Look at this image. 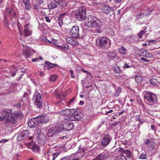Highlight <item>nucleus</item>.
Masks as SVG:
<instances>
[{
  "label": "nucleus",
  "mask_w": 160,
  "mask_h": 160,
  "mask_svg": "<svg viewBox=\"0 0 160 160\" xmlns=\"http://www.w3.org/2000/svg\"><path fill=\"white\" fill-rule=\"evenodd\" d=\"M2 111L4 114L0 117V121H4L3 124L4 125L9 123L15 124L17 122L18 119L22 118L24 116L22 113L19 111H16L12 113L11 109H4Z\"/></svg>",
  "instance_id": "obj_1"
},
{
  "label": "nucleus",
  "mask_w": 160,
  "mask_h": 160,
  "mask_svg": "<svg viewBox=\"0 0 160 160\" xmlns=\"http://www.w3.org/2000/svg\"><path fill=\"white\" fill-rule=\"evenodd\" d=\"M85 25L87 27L89 28H100L102 26V23L96 17L89 15L87 18Z\"/></svg>",
  "instance_id": "obj_2"
},
{
  "label": "nucleus",
  "mask_w": 160,
  "mask_h": 160,
  "mask_svg": "<svg viewBox=\"0 0 160 160\" xmlns=\"http://www.w3.org/2000/svg\"><path fill=\"white\" fill-rule=\"evenodd\" d=\"M97 46L100 48H107L110 46V40L106 37H100L98 38L96 41Z\"/></svg>",
  "instance_id": "obj_3"
},
{
  "label": "nucleus",
  "mask_w": 160,
  "mask_h": 160,
  "mask_svg": "<svg viewBox=\"0 0 160 160\" xmlns=\"http://www.w3.org/2000/svg\"><path fill=\"white\" fill-rule=\"evenodd\" d=\"M86 9L81 7L78 8V12L75 14V17L79 21L85 20L86 18Z\"/></svg>",
  "instance_id": "obj_4"
},
{
  "label": "nucleus",
  "mask_w": 160,
  "mask_h": 160,
  "mask_svg": "<svg viewBox=\"0 0 160 160\" xmlns=\"http://www.w3.org/2000/svg\"><path fill=\"white\" fill-rule=\"evenodd\" d=\"M34 104L39 108L42 107V96L38 92H36L34 94L32 99Z\"/></svg>",
  "instance_id": "obj_5"
},
{
  "label": "nucleus",
  "mask_w": 160,
  "mask_h": 160,
  "mask_svg": "<svg viewBox=\"0 0 160 160\" xmlns=\"http://www.w3.org/2000/svg\"><path fill=\"white\" fill-rule=\"evenodd\" d=\"M144 98L151 105L156 102L157 98L155 94L150 92H147L145 95Z\"/></svg>",
  "instance_id": "obj_6"
},
{
  "label": "nucleus",
  "mask_w": 160,
  "mask_h": 160,
  "mask_svg": "<svg viewBox=\"0 0 160 160\" xmlns=\"http://www.w3.org/2000/svg\"><path fill=\"white\" fill-rule=\"evenodd\" d=\"M22 46L24 47L23 48V53L26 58H29L32 55L33 53H35V51L30 47H28L26 45L24 46L23 44H22Z\"/></svg>",
  "instance_id": "obj_7"
},
{
  "label": "nucleus",
  "mask_w": 160,
  "mask_h": 160,
  "mask_svg": "<svg viewBox=\"0 0 160 160\" xmlns=\"http://www.w3.org/2000/svg\"><path fill=\"white\" fill-rule=\"evenodd\" d=\"M62 132L61 127L58 128L55 126L49 129L48 131L47 136L49 137H52L59 132Z\"/></svg>",
  "instance_id": "obj_8"
},
{
  "label": "nucleus",
  "mask_w": 160,
  "mask_h": 160,
  "mask_svg": "<svg viewBox=\"0 0 160 160\" xmlns=\"http://www.w3.org/2000/svg\"><path fill=\"white\" fill-rule=\"evenodd\" d=\"M79 30L78 26H73L70 31L72 37L76 39L80 37Z\"/></svg>",
  "instance_id": "obj_9"
},
{
  "label": "nucleus",
  "mask_w": 160,
  "mask_h": 160,
  "mask_svg": "<svg viewBox=\"0 0 160 160\" xmlns=\"http://www.w3.org/2000/svg\"><path fill=\"white\" fill-rule=\"evenodd\" d=\"M71 120H68L66 123L61 127L62 131H69L73 128L74 125Z\"/></svg>",
  "instance_id": "obj_10"
},
{
  "label": "nucleus",
  "mask_w": 160,
  "mask_h": 160,
  "mask_svg": "<svg viewBox=\"0 0 160 160\" xmlns=\"http://www.w3.org/2000/svg\"><path fill=\"white\" fill-rule=\"evenodd\" d=\"M65 119L68 120L78 121L81 120L82 117L78 114H72L69 117H66Z\"/></svg>",
  "instance_id": "obj_11"
},
{
  "label": "nucleus",
  "mask_w": 160,
  "mask_h": 160,
  "mask_svg": "<svg viewBox=\"0 0 160 160\" xmlns=\"http://www.w3.org/2000/svg\"><path fill=\"white\" fill-rule=\"evenodd\" d=\"M111 140V138L109 135L108 134L105 135L101 140V144L103 147H106Z\"/></svg>",
  "instance_id": "obj_12"
},
{
  "label": "nucleus",
  "mask_w": 160,
  "mask_h": 160,
  "mask_svg": "<svg viewBox=\"0 0 160 160\" xmlns=\"http://www.w3.org/2000/svg\"><path fill=\"white\" fill-rule=\"evenodd\" d=\"M29 135V134L27 130H23L19 134L17 138V140L19 141H22L27 138Z\"/></svg>",
  "instance_id": "obj_13"
},
{
  "label": "nucleus",
  "mask_w": 160,
  "mask_h": 160,
  "mask_svg": "<svg viewBox=\"0 0 160 160\" xmlns=\"http://www.w3.org/2000/svg\"><path fill=\"white\" fill-rule=\"evenodd\" d=\"M74 109H66L62 110L60 112L61 114L69 117L70 115L75 113L76 111Z\"/></svg>",
  "instance_id": "obj_14"
},
{
  "label": "nucleus",
  "mask_w": 160,
  "mask_h": 160,
  "mask_svg": "<svg viewBox=\"0 0 160 160\" xmlns=\"http://www.w3.org/2000/svg\"><path fill=\"white\" fill-rule=\"evenodd\" d=\"M38 125V123L36 117L31 118L29 119L28 122V126L31 128H33Z\"/></svg>",
  "instance_id": "obj_15"
},
{
  "label": "nucleus",
  "mask_w": 160,
  "mask_h": 160,
  "mask_svg": "<svg viewBox=\"0 0 160 160\" xmlns=\"http://www.w3.org/2000/svg\"><path fill=\"white\" fill-rule=\"evenodd\" d=\"M102 10L104 13L109 14L110 16L114 14V12L113 11V8H112L107 6L103 7Z\"/></svg>",
  "instance_id": "obj_16"
},
{
  "label": "nucleus",
  "mask_w": 160,
  "mask_h": 160,
  "mask_svg": "<svg viewBox=\"0 0 160 160\" xmlns=\"http://www.w3.org/2000/svg\"><path fill=\"white\" fill-rule=\"evenodd\" d=\"M38 121V123H44L47 122L49 121L48 118L43 116H39L36 117Z\"/></svg>",
  "instance_id": "obj_17"
},
{
  "label": "nucleus",
  "mask_w": 160,
  "mask_h": 160,
  "mask_svg": "<svg viewBox=\"0 0 160 160\" xmlns=\"http://www.w3.org/2000/svg\"><path fill=\"white\" fill-rule=\"evenodd\" d=\"M140 53H141V55L143 57L150 58L153 57V56L152 54L146 50L141 51Z\"/></svg>",
  "instance_id": "obj_18"
},
{
  "label": "nucleus",
  "mask_w": 160,
  "mask_h": 160,
  "mask_svg": "<svg viewBox=\"0 0 160 160\" xmlns=\"http://www.w3.org/2000/svg\"><path fill=\"white\" fill-rule=\"evenodd\" d=\"M24 28L23 33L25 36H28L30 35L31 34V31L30 30L28 26L25 25L24 27Z\"/></svg>",
  "instance_id": "obj_19"
},
{
  "label": "nucleus",
  "mask_w": 160,
  "mask_h": 160,
  "mask_svg": "<svg viewBox=\"0 0 160 160\" xmlns=\"http://www.w3.org/2000/svg\"><path fill=\"white\" fill-rule=\"evenodd\" d=\"M12 69L13 70H10L9 71V73H12L11 75L13 77L16 74V72H23V71L22 70V69L21 68H18L17 69H16V68L14 67Z\"/></svg>",
  "instance_id": "obj_20"
},
{
  "label": "nucleus",
  "mask_w": 160,
  "mask_h": 160,
  "mask_svg": "<svg viewBox=\"0 0 160 160\" xmlns=\"http://www.w3.org/2000/svg\"><path fill=\"white\" fill-rule=\"evenodd\" d=\"M57 47L58 48V49L61 50H67L69 49V47L68 44L66 43H63L62 46L57 45Z\"/></svg>",
  "instance_id": "obj_21"
},
{
  "label": "nucleus",
  "mask_w": 160,
  "mask_h": 160,
  "mask_svg": "<svg viewBox=\"0 0 160 160\" xmlns=\"http://www.w3.org/2000/svg\"><path fill=\"white\" fill-rule=\"evenodd\" d=\"M45 64L48 66L46 67H47L48 69H50L53 67L57 66V65L56 64H52L48 61H46L45 62Z\"/></svg>",
  "instance_id": "obj_22"
},
{
  "label": "nucleus",
  "mask_w": 160,
  "mask_h": 160,
  "mask_svg": "<svg viewBox=\"0 0 160 160\" xmlns=\"http://www.w3.org/2000/svg\"><path fill=\"white\" fill-rule=\"evenodd\" d=\"M58 7L57 3L53 2L50 3L48 5V7L50 9H53Z\"/></svg>",
  "instance_id": "obj_23"
},
{
  "label": "nucleus",
  "mask_w": 160,
  "mask_h": 160,
  "mask_svg": "<svg viewBox=\"0 0 160 160\" xmlns=\"http://www.w3.org/2000/svg\"><path fill=\"white\" fill-rule=\"evenodd\" d=\"M105 158V154L103 153L98 155L94 159L92 160H103Z\"/></svg>",
  "instance_id": "obj_24"
},
{
  "label": "nucleus",
  "mask_w": 160,
  "mask_h": 160,
  "mask_svg": "<svg viewBox=\"0 0 160 160\" xmlns=\"http://www.w3.org/2000/svg\"><path fill=\"white\" fill-rule=\"evenodd\" d=\"M107 56L111 58H114L116 56V54L113 52L109 51L107 54Z\"/></svg>",
  "instance_id": "obj_25"
},
{
  "label": "nucleus",
  "mask_w": 160,
  "mask_h": 160,
  "mask_svg": "<svg viewBox=\"0 0 160 160\" xmlns=\"http://www.w3.org/2000/svg\"><path fill=\"white\" fill-rule=\"evenodd\" d=\"M135 80L136 82L138 83H140L142 82V78L141 75H139L138 76V75H136L135 76Z\"/></svg>",
  "instance_id": "obj_26"
},
{
  "label": "nucleus",
  "mask_w": 160,
  "mask_h": 160,
  "mask_svg": "<svg viewBox=\"0 0 160 160\" xmlns=\"http://www.w3.org/2000/svg\"><path fill=\"white\" fill-rule=\"evenodd\" d=\"M66 157L67 160H78V159L76 158L75 155L74 154H72Z\"/></svg>",
  "instance_id": "obj_27"
},
{
  "label": "nucleus",
  "mask_w": 160,
  "mask_h": 160,
  "mask_svg": "<svg viewBox=\"0 0 160 160\" xmlns=\"http://www.w3.org/2000/svg\"><path fill=\"white\" fill-rule=\"evenodd\" d=\"M32 151L34 152H37L39 149V147L36 144L34 143L31 148Z\"/></svg>",
  "instance_id": "obj_28"
},
{
  "label": "nucleus",
  "mask_w": 160,
  "mask_h": 160,
  "mask_svg": "<svg viewBox=\"0 0 160 160\" xmlns=\"http://www.w3.org/2000/svg\"><path fill=\"white\" fill-rule=\"evenodd\" d=\"M58 78V76L56 74H52L49 77V80L51 82L55 81Z\"/></svg>",
  "instance_id": "obj_29"
},
{
  "label": "nucleus",
  "mask_w": 160,
  "mask_h": 160,
  "mask_svg": "<svg viewBox=\"0 0 160 160\" xmlns=\"http://www.w3.org/2000/svg\"><path fill=\"white\" fill-rule=\"evenodd\" d=\"M118 52L123 54H125L127 52V50L126 49L123 47H122L121 48L118 49Z\"/></svg>",
  "instance_id": "obj_30"
},
{
  "label": "nucleus",
  "mask_w": 160,
  "mask_h": 160,
  "mask_svg": "<svg viewBox=\"0 0 160 160\" xmlns=\"http://www.w3.org/2000/svg\"><path fill=\"white\" fill-rule=\"evenodd\" d=\"M158 82V80L155 78H152L149 81L150 83L152 85H156Z\"/></svg>",
  "instance_id": "obj_31"
},
{
  "label": "nucleus",
  "mask_w": 160,
  "mask_h": 160,
  "mask_svg": "<svg viewBox=\"0 0 160 160\" xmlns=\"http://www.w3.org/2000/svg\"><path fill=\"white\" fill-rule=\"evenodd\" d=\"M114 71L118 74H120L121 72L120 67L118 66L114 67Z\"/></svg>",
  "instance_id": "obj_32"
},
{
  "label": "nucleus",
  "mask_w": 160,
  "mask_h": 160,
  "mask_svg": "<svg viewBox=\"0 0 160 160\" xmlns=\"http://www.w3.org/2000/svg\"><path fill=\"white\" fill-rule=\"evenodd\" d=\"M139 158L143 159H146L147 158V156L146 153H141L140 155Z\"/></svg>",
  "instance_id": "obj_33"
},
{
  "label": "nucleus",
  "mask_w": 160,
  "mask_h": 160,
  "mask_svg": "<svg viewBox=\"0 0 160 160\" xmlns=\"http://www.w3.org/2000/svg\"><path fill=\"white\" fill-rule=\"evenodd\" d=\"M60 152H57L55 153H54L52 154V160H55V159L57 158V157L59 156L60 154Z\"/></svg>",
  "instance_id": "obj_34"
},
{
  "label": "nucleus",
  "mask_w": 160,
  "mask_h": 160,
  "mask_svg": "<svg viewBox=\"0 0 160 160\" xmlns=\"http://www.w3.org/2000/svg\"><path fill=\"white\" fill-rule=\"evenodd\" d=\"M115 160H127L124 156L123 155H119L118 156Z\"/></svg>",
  "instance_id": "obj_35"
},
{
  "label": "nucleus",
  "mask_w": 160,
  "mask_h": 160,
  "mask_svg": "<svg viewBox=\"0 0 160 160\" xmlns=\"http://www.w3.org/2000/svg\"><path fill=\"white\" fill-rule=\"evenodd\" d=\"M146 28L142 30L138 34V36L140 38H141L142 37V35L146 32Z\"/></svg>",
  "instance_id": "obj_36"
},
{
  "label": "nucleus",
  "mask_w": 160,
  "mask_h": 160,
  "mask_svg": "<svg viewBox=\"0 0 160 160\" xmlns=\"http://www.w3.org/2000/svg\"><path fill=\"white\" fill-rule=\"evenodd\" d=\"M63 19L61 17H58V23L60 26H61L63 24Z\"/></svg>",
  "instance_id": "obj_37"
},
{
  "label": "nucleus",
  "mask_w": 160,
  "mask_h": 160,
  "mask_svg": "<svg viewBox=\"0 0 160 160\" xmlns=\"http://www.w3.org/2000/svg\"><path fill=\"white\" fill-rule=\"evenodd\" d=\"M36 3L39 5L42 4L44 2V0H35Z\"/></svg>",
  "instance_id": "obj_38"
},
{
  "label": "nucleus",
  "mask_w": 160,
  "mask_h": 160,
  "mask_svg": "<svg viewBox=\"0 0 160 160\" xmlns=\"http://www.w3.org/2000/svg\"><path fill=\"white\" fill-rule=\"evenodd\" d=\"M124 153L126 154L127 156L128 157H131V152L128 150H126Z\"/></svg>",
  "instance_id": "obj_39"
},
{
  "label": "nucleus",
  "mask_w": 160,
  "mask_h": 160,
  "mask_svg": "<svg viewBox=\"0 0 160 160\" xmlns=\"http://www.w3.org/2000/svg\"><path fill=\"white\" fill-rule=\"evenodd\" d=\"M75 98L74 97H73L72 99L70 100L68 103H67V106H70V105L71 104V103L72 102L74 101L75 99Z\"/></svg>",
  "instance_id": "obj_40"
},
{
  "label": "nucleus",
  "mask_w": 160,
  "mask_h": 160,
  "mask_svg": "<svg viewBox=\"0 0 160 160\" xmlns=\"http://www.w3.org/2000/svg\"><path fill=\"white\" fill-rule=\"evenodd\" d=\"M88 31V29L87 28H84L82 30V32L84 33L83 34H82V37H84L86 36V33Z\"/></svg>",
  "instance_id": "obj_41"
},
{
  "label": "nucleus",
  "mask_w": 160,
  "mask_h": 160,
  "mask_svg": "<svg viewBox=\"0 0 160 160\" xmlns=\"http://www.w3.org/2000/svg\"><path fill=\"white\" fill-rule=\"evenodd\" d=\"M122 91L121 88L119 87H118L116 89V92L118 95Z\"/></svg>",
  "instance_id": "obj_42"
},
{
  "label": "nucleus",
  "mask_w": 160,
  "mask_h": 160,
  "mask_svg": "<svg viewBox=\"0 0 160 160\" xmlns=\"http://www.w3.org/2000/svg\"><path fill=\"white\" fill-rule=\"evenodd\" d=\"M69 71L70 72V73L71 74V77L72 78H73L75 75V74H74L73 71L72 70L70 69L69 70Z\"/></svg>",
  "instance_id": "obj_43"
},
{
  "label": "nucleus",
  "mask_w": 160,
  "mask_h": 160,
  "mask_svg": "<svg viewBox=\"0 0 160 160\" xmlns=\"http://www.w3.org/2000/svg\"><path fill=\"white\" fill-rule=\"evenodd\" d=\"M25 4V8L27 10H29V3H24Z\"/></svg>",
  "instance_id": "obj_44"
},
{
  "label": "nucleus",
  "mask_w": 160,
  "mask_h": 160,
  "mask_svg": "<svg viewBox=\"0 0 160 160\" xmlns=\"http://www.w3.org/2000/svg\"><path fill=\"white\" fill-rule=\"evenodd\" d=\"M14 107L17 108H18L21 107V105L20 103H15V104H14Z\"/></svg>",
  "instance_id": "obj_45"
},
{
  "label": "nucleus",
  "mask_w": 160,
  "mask_h": 160,
  "mask_svg": "<svg viewBox=\"0 0 160 160\" xmlns=\"http://www.w3.org/2000/svg\"><path fill=\"white\" fill-rule=\"evenodd\" d=\"M39 5L38 4L36 5H34L33 6V9H38L39 6Z\"/></svg>",
  "instance_id": "obj_46"
},
{
  "label": "nucleus",
  "mask_w": 160,
  "mask_h": 160,
  "mask_svg": "<svg viewBox=\"0 0 160 160\" xmlns=\"http://www.w3.org/2000/svg\"><path fill=\"white\" fill-rule=\"evenodd\" d=\"M141 60L143 61L144 62H149L150 61V60H147L146 58H144V57H142L140 58Z\"/></svg>",
  "instance_id": "obj_47"
},
{
  "label": "nucleus",
  "mask_w": 160,
  "mask_h": 160,
  "mask_svg": "<svg viewBox=\"0 0 160 160\" xmlns=\"http://www.w3.org/2000/svg\"><path fill=\"white\" fill-rule=\"evenodd\" d=\"M150 142V140L148 139H146L144 140V143L145 144L147 145Z\"/></svg>",
  "instance_id": "obj_48"
},
{
  "label": "nucleus",
  "mask_w": 160,
  "mask_h": 160,
  "mask_svg": "<svg viewBox=\"0 0 160 160\" xmlns=\"http://www.w3.org/2000/svg\"><path fill=\"white\" fill-rule=\"evenodd\" d=\"M55 2V3H57L58 5L60 4V3L62 2L61 0H53Z\"/></svg>",
  "instance_id": "obj_49"
},
{
  "label": "nucleus",
  "mask_w": 160,
  "mask_h": 160,
  "mask_svg": "<svg viewBox=\"0 0 160 160\" xmlns=\"http://www.w3.org/2000/svg\"><path fill=\"white\" fill-rule=\"evenodd\" d=\"M131 66H129V65L127 63H125L124 64V66L123 67V68H128L130 67H131Z\"/></svg>",
  "instance_id": "obj_50"
},
{
  "label": "nucleus",
  "mask_w": 160,
  "mask_h": 160,
  "mask_svg": "<svg viewBox=\"0 0 160 160\" xmlns=\"http://www.w3.org/2000/svg\"><path fill=\"white\" fill-rule=\"evenodd\" d=\"M57 40H54L53 42H52V44H53V46H56L57 47Z\"/></svg>",
  "instance_id": "obj_51"
},
{
  "label": "nucleus",
  "mask_w": 160,
  "mask_h": 160,
  "mask_svg": "<svg viewBox=\"0 0 160 160\" xmlns=\"http://www.w3.org/2000/svg\"><path fill=\"white\" fill-rule=\"evenodd\" d=\"M8 140L7 139H4L0 141V143L4 142H8Z\"/></svg>",
  "instance_id": "obj_52"
},
{
  "label": "nucleus",
  "mask_w": 160,
  "mask_h": 160,
  "mask_svg": "<svg viewBox=\"0 0 160 160\" xmlns=\"http://www.w3.org/2000/svg\"><path fill=\"white\" fill-rule=\"evenodd\" d=\"M45 18L47 22H51V20L49 19V18L48 17H45Z\"/></svg>",
  "instance_id": "obj_53"
},
{
  "label": "nucleus",
  "mask_w": 160,
  "mask_h": 160,
  "mask_svg": "<svg viewBox=\"0 0 160 160\" xmlns=\"http://www.w3.org/2000/svg\"><path fill=\"white\" fill-rule=\"evenodd\" d=\"M125 150H124L123 148H121L119 149V151L120 152H122L123 153H124L125 152Z\"/></svg>",
  "instance_id": "obj_54"
},
{
  "label": "nucleus",
  "mask_w": 160,
  "mask_h": 160,
  "mask_svg": "<svg viewBox=\"0 0 160 160\" xmlns=\"http://www.w3.org/2000/svg\"><path fill=\"white\" fill-rule=\"evenodd\" d=\"M113 111L112 110H110L108 112H106L105 114L106 115H108L109 113H111Z\"/></svg>",
  "instance_id": "obj_55"
},
{
  "label": "nucleus",
  "mask_w": 160,
  "mask_h": 160,
  "mask_svg": "<svg viewBox=\"0 0 160 160\" xmlns=\"http://www.w3.org/2000/svg\"><path fill=\"white\" fill-rule=\"evenodd\" d=\"M38 60H39V58H36L32 59V61L33 62H35L37 61H38Z\"/></svg>",
  "instance_id": "obj_56"
},
{
  "label": "nucleus",
  "mask_w": 160,
  "mask_h": 160,
  "mask_svg": "<svg viewBox=\"0 0 160 160\" xmlns=\"http://www.w3.org/2000/svg\"><path fill=\"white\" fill-rule=\"evenodd\" d=\"M56 97L57 99H58L60 97V95L58 93H57L56 95Z\"/></svg>",
  "instance_id": "obj_57"
},
{
  "label": "nucleus",
  "mask_w": 160,
  "mask_h": 160,
  "mask_svg": "<svg viewBox=\"0 0 160 160\" xmlns=\"http://www.w3.org/2000/svg\"><path fill=\"white\" fill-rule=\"evenodd\" d=\"M23 2L24 3H29V0H23Z\"/></svg>",
  "instance_id": "obj_58"
},
{
  "label": "nucleus",
  "mask_w": 160,
  "mask_h": 160,
  "mask_svg": "<svg viewBox=\"0 0 160 160\" xmlns=\"http://www.w3.org/2000/svg\"><path fill=\"white\" fill-rule=\"evenodd\" d=\"M66 14V13H63L60 15L59 17H61L62 18H63V17L64 16H65Z\"/></svg>",
  "instance_id": "obj_59"
},
{
  "label": "nucleus",
  "mask_w": 160,
  "mask_h": 160,
  "mask_svg": "<svg viewBox=\"0 0 160 160\" xmlns=\"http://www.w3.org/2000/svg\"><path fill=\"white\" fill-rule=\"evenodd\" d=\"M7 62L6 60L4 59H0V62Z\"/></svg>",
  "instance_id": "obj_60"
},
{
  "label": "nucleus",
  "mask_w": 160,
  "mask_h": 160,
  "mask_svg": "<svg viewBox=\"0 0 160 160\" xmlns=\"http://www.w3.org/2000/svg\"><path fill=\"white\" fill-rule=\"evenodd\" d=\"M151 128L152 129L154 130V129L155 128V127L154 125H152L151 126Z\"/></svg>",
  "instance_id": "obj_61"
},
{
  "label": "nucleus",
  "mask_w": 160,
  "mask_h": 160,
  "mask_svg": "<svg viewBox=\"0 0 160 160\" xmlns=\"http://www.w3.org/2000/svg\"><path fill=\"white\" fill-rule=\"evenodd\" d=\"M81 71H82L83 72H85V73H87L88 71L84 70L83 69H81Z\"/></svg>",
  "instance_id": "obj_62"
},
{
  "label": "nucleus",
  "mask_w": 160,
  "mask_h": 160,
  "mask_svg": "<svg viewBox=\"0 0 160 160\" xmlns=\"http://www.w3.org/2000/svg\"><path fill=\"white\" fill-rule=\"evenodd\" d=\"M41 13L43 15H45L46 14V12L44 11H41Z\"/></svg>",
  "instance_id": "obj_63"
},
{
  "label": "nucleus",
  "mask_w": 160,
  "mask_h": 160,
  "mask_svg": "<svg viewBox=\"0 0 160 160\" xmlns=\"http://www.w3.org/2000/svg\"><path fill=\"white\" fill-rule=\"evenodd\" d=\"M79 103L81 105H82L84 104V102L82 101H81L79 102Z\"/></svg>",
  "instance_id": "obj_64"
}]
</instances>
